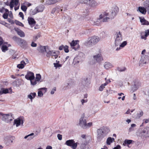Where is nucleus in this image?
Returning <instances> with one entry per match:
<instances>
[{"mask_svg": "<svg viewBox=\"0 0 149 149\" xmlns=\"http://www.w3.org/2000/svg\"><path fill=\"white\" fill-rule=\"evenodd\" d=\"M64 51L66 53H68L69 51L68 49V46L67 45H65L64 46Z\"/></svg>", "mask_w": 149, "mask_h": 149, "instance_id": "47", "label": "nucleus"}, {"mask_svg": "<svg viewBox=\"0 0 149 149\" xmlns=\"http://www.w3.org/2000/svg\"><path fill=\"white\" fill-rule=\"evenodd\" d=\"M93 58L96 62H99L102 60L101 54L100 52L95 53L93 55Z\"/></svg>", "mask_w": 149, "mask_h": 149, "instance_id": "12", "label": "nucleus"}, {"mask_svg": "<svg viewBox=\"0 0 149 149\" xmlns=\"http://www.w3.org/2000/svg\"><path fill=\"white\" fill-rule=\"evenodd\" d=\"M143 114V112L142 111H141L139 112V113H137L135 117V118L136 119L139 118L140 117L142 116Z\"/></svg>", "mask_w": 149, "mask_h": 149, "instance_id": "33", "label": "nucleus"}, {"mask_svg": "<svg viewBox=\"0 0 149 149\" xmlns=\"http://www.w3.org/2000/svg\"><path fill=\"white\" fill-rule=\"evenodd\" d=\"M36 95L35 93H31L29 95H28V97L31 100V102L32 101V99L34 98Z\"/></svg>", "mask_w": 149, "mask_h": 149, "instance_id": "27", "label": "nucleus"}, {"mask_svg": "<svg viewBox=\"0 0 149 149\" xmlns=\"http://www.w3.org/2000/svg\"><path fill=\"white\" fill-rule=\"evenodd\" d=\"M48 48V47L47 46L45 47V46H40V52H43L45 51L46 52V51L47 50Z\"/></svg>", "mask_w": 149, "mask_h": 149, "instance_id": "32", "label": "nucleus"}, {"mask_svg": "<svg viewBox=\"0 0 149 149\" xmlns=\"http://www.w3.org/2000/svg\"><path fill=\"white\" fill-rule=\"evenodd\" d=\"M125 70V68H120L119 67H118L117 68V70L120 72H122L124 71Z\"/></svg>", "mask_w": 149, "mask_h": 149, "instance_id": "48", "label": "nucleus"}, {"mask_svg": "<svg viewBox=\"0 0 149 149\" xmlns=\"http://www.w3.org/2000/svg\"><path fill=\"white\" fill-rule=\"evenodd\" d=\"M57 137L58 138V139L60 140H61L62 139V135L60 134H58L57 135Z\"/></svg>", "mask_w": 149, "mask_h": 149, "instance_id": "62", "label": "nucleus"}, {"mask_svg": "<svg viewBox=\"0 0 149 149\" xmlns=\"http://www.w3.org/2000/svg\"><path fill=\"white\" fill-rule=\"evenodd\" d=\"M144 33L143 32H142L141 33V38L142 39H144L146 40L147 36H146L145 34L144 35Z\"/></svg>", "mask_w": 149, "mask_h": 149, "instance_id": "43", "label": "nucleus"}, {"mask_svg": "<svg viewBox=\"0 0 149 149\" xmlns=\"http://www.w3.org/2000/svg\"><path fill=\"white\" fill-rule=\"evenodd\" d=\"M137 135L141 137L149 136V127H146L143 129H139L137 133Z\"/></svg>", "mask_w": 149, "mask_h": 149, "instance_id": "6", "label": "nucleus"}, {"mask_svg": "<svg viewBox=\"0 0 149 149\" xmlns=\"http://www.w3.org/2000/svg\"><path fill=\"white\" fill-rule=\"evenodd\" d=\"M144 7L147 10L148 13L149 14V1L146 0L143 3Z\"/></svg>", "mask_w": 149, "mask_h": 149, "instance_id": "21", "label": "nucleus"}, {"mask_svg": "<svg viewBox=\"0 0 149 149\" xmlns=\"http://www.w3.org/2000/svg\"><path fill=\"white\" fill-rule=\"evenodd\" d=\"M87 2L88 3H89L91 5L93 3H94V0H87Z\"/></svg>", "mask_w": 149, "mask_h": 149, "instance_id": "58", "label": "nucleus"}, {"mask_svg": "<svg viewBox=\"0 0 149 149\" xmlns=\"http://www.w3.org/2000/svg\"><path fill=\"white\" fill-rule=\"evenodd\" d=\"M24 120V118L23 117H20L14 120L13 125H16V127H18L20 125L21 126H23Z\"/></svg>", "mask_w": 149, "mask_h": 149, "instance_id": "11", "label": "nucleus"}, {"mask_svg": "<svg viewBox=\"0 0 149 149\" xmlns=\"http://www.w3.org/2000/svg\"><path fill=\"white\" fill-rule=\"evenodd\" d=\"M121 147L119 145H118L116 147L114 148L113 149H120Z\"/></svg>", "mask_w": 149, "mask_h": 149, "instance_id": "64", "label": "nucleus"}, {"mask_svg": "<svg viewBox=\"0 0 149 149\" xmlns=\"http://www.w3.org/2000/svg\"><path fill=\"white\" fill-rule=\"evenodd\" d=\"M79 57L78 56L77 57L74 58V59L73 61V64H74V65H75L76 64H77L79 62H81V60H79Z\"/></svg>", "mask_w": 149, "mask_h": 149, "instance_id": "31", "label": "nucleus"}, {"mask_svg": "<svg viewBox=\"0 0 149 149\" xmlns=\"http://www.w3.org/2000/svg\"><path fill=\"white\" fill-rule=\"evenodd\" d=\"M80 149H89L88 146L85 144H82L80 146Z\"/></svg>", "mask_w": 149, "mask_h": 149, "instance_id": "36", "label": "nucleus"}, {"mask_svg": "<svg viewBox=\"0 0 149 149\" xmlns=\"http://www.w3.org/2000/svg\"><path fill=\"white\" fill-rule=\"evenodd\" d=\"M14 0H11L9 4V6L11 8V9H12L14 7Z\"/></svg>", "mask_w": 149, "mask_h": 149, "instance_id": "44", "label": "nucleus"}, {"mask_svg": "<svg viewBox=\"0 0 149 149\" xmlns=\"http://www.w3.org/2000/svg\"><path fill=\"white\" fill-rule=\"evenodd\" d=\"M3 17L5 19H7L8 18V15L7 13H5L3 15Z\"/></svg>", "mask_w": 149, "mask_h": 149, "instance_id": "56", "label": "nucleus"}, {"mask_svg": "<svg viewBox=\"0 0 149 149\" xmlns=\"http://www.w3.org/2000/svg\"><path fill=\"white\" fill-rule=\"evenodd\" d=\"M43 93L41 91H39L38 92V96L39 97H41L43 96Z\"/></svg>", "mask_w": 149, "mask_h": 149, "instance_id": "51", "label": "nucleus"}, {"mask_svg": "<svg viewBox=\"0 0 149 149\" xmlns=\"http://www.w3.org/2000/svg\"><path fill=\"white\" fill-rule=\"evenodd\" d=\"M65 144L68 146L71 147L72 149H75L77 146V143H75L73 139L67 140L65 142Z\"/></svg>", "mask_w": 149, "mask_h": 149, "instance_id": "10", "label": "nucleus"}, {"mask_svg": "<svg viewBox=\"0 0 149 149\" xmlns=\"http://www.w3.org/2000/svg\"><path fill=\"white\" fill-rule=\"evenodd\" d=\"M15 22L16 24L17 25H19V26H24L23 24L22 23L19 22L18 21H17V20H15Z\"/></svg>", "mask_w": 149, "mask_h": 149, "instance_id": "41", "label": "nucleus"}, {"mask_svg": "<svg viewBox=\"0 0 149 149\" xmlns=\"http://www.w3.org/2000/svg\"><path fill=\"white\" fill-rule=\"evenodd\" d=\"M105 80L106 81L105 83V84H106V85H107V84H108L109 83H110L111 82V81H110V80L109 79H107V78H105Z\"/></svg>", "mask_w": 149, "mask_h": 149, "instance_id": "60", "label": "nucleus"}, {"mask_svg": "<svg viewBox=\"0 0 149 149\" xmlns=\"http://www.w3.org/2000/svg\"><path fill=\"white\" fill-rule=\"evenodd\" d=\"M13 39L23 49H26L28 48V44L27 42L25 40L18 38L15 36L13 37Z\"/></svg>", "mask_w": 149, "mask_h": 149, "instance_id": "4", "label": "nucleus"}, {"mask_svg": "<svg viewBox=\"0 0 149 149\" xmlns=\"http://www.w3.org/2000/svg\"><path fill=\"white\" fill-rule=\"evenodd\" d=\"M149 62V56L147 55H142L139 62V65L142 66L146 64Z\"/></svg>", "mask_w": 149, "mask_h": 149, "instance_id": "7", "label": "nucleus"}, {"mask_svg": "<svg viewBox=\"0 0 149 149\" xmlns=\"http://www.w3.org/2000/svg\"><path fill=\"white\" fill-rule=\"evenodd\" d=\"M64 86L63 88L64 90L70 88L74 86L73 82L70 81L69 83H66L64 84Z\"/></svg>", "mask_w": 149, "mask_h": 149, "instance_id": "15", "label": "nucleus"}, {"mask_svg": "<svg viewBox=\"0 0 149 149\" xmlns=\"http://www.w3.org/2000/svg\"><path fill=\"white\" fill-rule=\"evenodd\" d=\"M140 86V83L138 81H136L134 83V85L132 87L133 91H136Z\"/></svg>", "mask_w": 149, "mask_h": 149, "instance_id": "16", "label": "nucleus"}, {"mask_svg": "<svg viewBox=\"0 0 149 149\" xmlns=\"http://www.w3.org/2000/svg\"><path fill=\"white\" fill-rule=\"evenodd\" d=\"M122 40V35L119 31L116 33V37L115 41V44L116 46L120 45Z\"/></svg>", "mask_w": 149, "mask_h": 149, "instance_id": "9", "label": "nucleus"}, {"mask_svg": "<svg viewBox=\"0 0 149 149\" xmlns=\"http://www.w3.org/2000/svg\"><path fill=\"white\" fill-rule=\"evenodd\" d=\"M26 63L24 61H22L20 63L17 65V67L19 69L23 68L26 65Z\"/></svg>", "mask_w": 149, "mask_h": 149, "instance_id": "24", "label": "nucleus"}, {"mask_svg": "<svg viewBox=\"0 0 149 149\" xmlns=\"http://www.w3.org/2000/svg\"><path fill=\"white\" fill-rule=\"evenodd\" d=\"M140 21L143 25H149V22L147 21L144 18L139 17Z\"/></svg>", "mask_w": 149, "mask_h": 149, "instance_id": "17", "label": "nucleus"}, {"mask_svg": "<svg viewBox=\"0 0 149 149\" xmlns=\"http://www.w3.org/2000/svg\"><path fill=\"white\" fill-rule=\"evenodd\" d=\"M8 93V90L7 89H4L2 88V94L3 93Z\"/></svg>", "mask_w": 149, "mask_h": 149, "instance_id": "49", "label": "nucleus"}, {"mask_svg": "<svg viewBox=\"0 0 149 149\" xmlns=\"http://www.w3.org/2000/svg\"><path fill=\"white\" fill-rule=\"evenodd\" d=\"M31 82V84L32 85H36L37 83V81L36 80H30Z\"/></svg>", "mask_w": 149, "mask_h": 149, "instance_id": "45", "label": "nucleus"}, {"mask_svg": "<svg viewBox=\"0 0 149 149\" xmlns=\"http://www.w3.org/2000/svg\"><path fill=\"white\" fill-rule=\"evenodd\" d=\"M21 9L23 11L25 12L27 8L26 6L24 5H21Z\"/></svg>", "mask_w": 149, "mask_h": 149, "instance_id": "42", "label": "nucleus"}, {"mask_svg": "<svg viewBox=\"0 0 149 149\" xmlns=\"http://www.w3.org/2000/svg\"><path fill=\"white\" fill-rule=\"evenodd\" d=\"M114 141V139L113 138H111L110 137H108L106 141V143L108 145H110L111 143Z\"/></svg>", "mask_w": 149, "mask_h": 149, "instance_id": "30", "label": "nucleus"}, {"mask_svg": "<svg viewBox=\"0 0 149 149\" xmlns=\"http://www.w3.org/2000/svg\"><path fill=\"white\" fill-rule=\"evenodd\" d=\"M28 21L30 25H35L36 23V22L34 19L31 17H29L28 19Z\"/></svg>", "mask_w": 149, "mask_h": 149, "instance_id": "22", "label": "nucleus"}, {"mask_svg": "<svg viewBox=\"0 0 149 149\" xmlns=\"http://www.w3.org/2000/svg\"><path fill=\"white\" fill-rule=\"evenodd\" d=\"M138 10L140 13L143 14H145L146 12V9L144 7H139Z\"/></svg>", "mask_w": 149, "mask_h": 149, "instance_id": "26", "label": "nucleus"}, {"mask_svg": "<svg viewBox=\"0 0 149 149\" xmlns=\"http://www.w3.org/2000/svg\"><path fill=\"white\" fill-rule=\"evenodd\" d=\"M0 114L2 115L3 116L2 120L6 123H8L12 120L13 118V117L11 113L8 114H2L0 113Z\"/></svg>", "mask_w": 149, "mask_h": 149, "instance_id": "8", "label": "nucleus"}, {"mask_svg": "<svg viewBox=\"0 0 149 149\" xmlns=\"http://www.w3.org/2000/svg\"><path fill=\"white\" fill-rule=\"evenodd\" d=\"M102 14L100 16V18L95 20V21L92 20L91 21V23L94 25L98 26L102 22H103L102 21L103 19H104V18H105L106 17H104L103 16H102V17H101Z\"/></svg>", "mask_w": 149, "mask_h": 149, "instance_id": "13", "label": "nucleus"}, {"mask_svg": "<svg viewBox=\"0 0 149 149\" xmlns=\"http://www.w3.org/2000/svg\"><path fill=\"white\" fill-rule=\"evenodd\" d=\"M106 84L105 83L102 84L99 87V90L100 91H102L103 90V89L105 88L106 86Z\"/></svg>", "mask_w": 149, "mask_h": 149, "instance_id": "38", "label": "nucleus"}, {"mask_svg": "<svg viewBox=\"0 0 149 149\" xmlns=\"http://www.w3.org/2000/svg\"><path fill=\"white\" fill-rule=\"evenodd\" d=\"M132 141H133L131 140L126 139L125 140L124 143L126 144H127L129 145L132 143Z\"/></svg>", "mask_w": 149, "mask_h": 149, "instance_id": "39", "label": "nucleus"}, {"mask_svg": "<svg viewBox=\"0 0 149 149\" xmlns=\"http://www.w3.org/2000/svg\"><path fill=\"white\" fill-rule=\"evenodd\" d=\"M145 33L146 36H148L149 35V29L146 30Z\"/></svg>", "mask_w": 149, "mask_h": 149, "instance_id": "61", "label": "nucleus"}, {"mask_svg": "<svg viewBox=\"0 0 149 149\" xmlns=\"http://www.w3.org/2000/svg\"><path fill=\"white\" fill-rule=\"evenodd\" d=\"M19 16L22 18V19H24V15L23 13L22 12H19Z\"/></svg>", "mask_w": 149, "mask_h": 149, "instance_id": "59", "label": "nucleus"}, {"mask_svg": "<svg viewBox=\"0 0 149 149\" xmlns=\"http://www.w3.org/2000/svg\"><path fill=\"white\" fill-rule=\"evenodd\" d=\"M56 87H54L52 90L51 91V94L52 95H53V94H54V92H55L56 91Z\"/></svg>", "mask_w": 149, "mask_h": 149, "instance_id": "53", "label": "nucleus"}, {"mask_svg": "<svg viewBox=\"0 0 149 149\" xmlns=\"http://www.w3.org/2000/svg\"><path fill=\"white\" fill-rule=\"evenodd\" d=\"M38 13L37 11V10H36V8L34 10H30V11L29 12L30 14L31 15H34L36 14L37 13Z\"/></svg>", "mask_w": 149, "mask_h": 149, "instance_id": "34", "label": "nucleus"}, {"mask_svg": "<svg viewBox=\"0 0 149 149\" xmlns=\"http://www.w3.org/2000/svg\"><path fill=\"white\" fill-rule=\"evenodd\" d=\"M15 30L21 37H24L25 36L24 33L21 30L18 29H15Z\"/></svg>", "mask_w": 149, "mask_h": 149, "instance_id": "20", "label": "nucleus"}, {"mask_svg": "<svg viewBox=\"0 0 149 149\" xmlns=\"http://www.w3.org/2000/svg\"><path fill=\"white\" fill-rule=\"evenodd\" d=\"M87 100H84V99H82L81 101V104L82 105H83L84 103H86L87 102Z\"/></svg>", "mask_w": 149, "mask_h": 149, "instance_id": "54", "label": "nucleus"}, {"mask_svg": "<svg viewBox=\"0 0 149 149\" xmlns=\"http://www.w3.org/2000/svg\"><path fill=\"white\" fill-rule=\"evenodd\" d=\"M46 3L48 5H51V4H54L52 0H46Z\"/></svg>", "mask_w": 149, "mask_h": 149, "instance_id": "46", "label": "nucleus"}, {"mask_svg": "<svg viewBox=\"0 0 149 149\" xmlns=\"http://www.w3.org/2000/svg\"><path fill=\"white\" fill-rule=\"evenodd\" d=\"M100 40V38L97 36H93L89 37L88 40L86 42L87 45L91 46L97 44Z\"/></svg>", "mask_w": 149, "mask_h": 149, "instance_id": "5", "label": "nucleus"}, {"mask_svg": "<svg viewBox=\"0 0 149 149\" xmlns=\"http://www.w3.org/2000/svg\"><path fill=\"white\" fill-rule=\"evenodd\" d=\"M25 78L28 80H33L35 78L34 73L31 72H28L25 76Z\"/></svg>", "mask_w": 149, "mask_h": 149, "instance_id": "14", "label": "nucleus"}, {"mask_svg": "<svg viewBox=\"0 0 149 149\" xmlns=\"http://www.w3.org/2000/svg\"><path fill=\"white\" fill-rule=\"evenodd\" d=\"M34 134L33 133H31L27 135L26 136L24 137V139H27V140H30L34 138Z\"/></svg>", "mask_w": 149, "mask_h": 149, "instance_id": "23", "label": "nucleus"}, {"mask_svg": "<svg viewBox=\"0 0 149 149\" xmlns=\"http://www.w3.org/2000/svg\"><path fill=\"white\" fill-rule=\"evenodd\" d=\"M119 11V8L116 6H113L111 8L109 13L105 12L102 14L101 17L103 16L106 17L103 19V22H107L111 19L113 18Z\"/></svg>", "mask_w": 149, "mask_h": 149, "instance_id": "1", "label": "nucleus"}, {"mask_svg": "<svg viewBox=\"0 0 149 149\" xmlns=\"http://www.w3.org/2000/svg\"><path fill=\"white\" fill-rule=\"evenodd\" d=\"M51 56H52V57L53 58H56L58 57V56L57 55L56 52H55V54H52Z\"/></svg>", "mask_w": 149, "mask_h": 149, "instance_id": "55", "label": "nucleus"}, {"mask_svg": "<svg viewBox=\"0 0 149 149\" xmlns=\"http://www.w3.org/2000/svg\"><path fill=\"white\" fill-rule=\"evenodd\" d=\"M104 67L106 69H108L112 68L113 67V65L109 62H106L104 64Z\"/></svg>", "mask_w": 149, "mask_h": 149, "instance_id": "18", "label": "nucleus"}, {"mask_svg": "<svg viewBox=\"0 0 149 149\" xmlns=\"http://www.w3.org/2000/svg\"><path fill=\"white\" fill-rule=\"evenodd\" d=\"M40 37V35L39 34H38L35 36V38H34V40L36 41L38 38Z\"/></svg>", "mask_w": 149, "mask_h": 149, "instance_id": "63", "label": "nucleus"}, {"mask_svg": "<svg viewBox=\"0 0 149 149\" xmlns=\"http://www.w3.org/2000/svg\"><path fill=\"white\" fill-rule=\"evenodd\" d=\"M38 13L40 12H42L43 11L44 6L43 5L39 6H37L36 8Z\"/></svg>", "mask_w": 149, "mask_h": 149, "instance_id": "29", "label": "nucleus"}, {"mask_svg": "<svg viewBox=\"0 0 149 149\" xmlns=\"http://www.w3.org/2000/svg\"><path fill=\"white\" fill-rule=\"evenodd\" d=\"M46 52L47 53L46 56L47 57H49L50 56H52V54H55V51L49 50L48 48L47 50H46Z\"/></svg>", "mask_w": 149, "mask_h": 149, "instance_id": "25", "label": "nucleus"}, {"mask_svg": "<svg viewBox=\"0 0 149 149\" xmlns=\"http://www.w3.org/2000/svg\"><path fill=\"white\" fill-rule=\"evenodd\" d=\"M86 119L87 118L84 113L81 114L79 119V124L84 129H88L92 125V123L91 122L87 123Z\"/></svg>", "mask_w": 149, "mask_h": 149, "instance_id": "2", "label": "nucleus"}, {"mask_svg": "<svg viewBox=\"0 0 149 149\" xmlns=\"http://www.w3.org/2000/svg\"><path fill=\"white\" fill-rule=\"evenodd\" d=\"M8 49V47L6 45H3L1 47V50L3 52H5Z\"/></svg>", "mask_w": 149, "mask_h": 149, "instance_id": "37", "label": "nucleus"}, {"mask_svg": "<svg viewBox=\"0 0 149 149\" xmlns=\"http://www.w3.org/2000/svg\"><path fill=\"white\" fill-rule=\"evenodd\" d=\"M41 78V76L40 74H36V79L37 81H39L40 80Z\"/></svg>", "mask_w": 149, "mask_h": 149, "instance_id": "40", "label": "nucleus"}, {"mask_svg": "<svg viewBox=\"0 0 149 149\" xmlns=\"http://www.w3.org/2000/svg\"><path fill=\"white\" fill-rule=\"evenodd\" d=\"M127 44L126 41H124L122 43L121 42L120 44L119 45V46L116 49V51H118L120 50L122 48L124 47Z\"/></svg>", "mask_w": 149, "mask_h": 149, "instance_id": "19", "label": "nucleus"}, {"mask_svg": "<svg viewBox=\"0 0 149 149\" xmlns=\"http://www.w3.org/2000/svg\"><path fill=\"white\" fill-rule=\"evenodd\" d=\"M109 131V129L105 127L97 130V141H101L107 135Z\"/></svg>", "mask_w": 149, "mask_h": 149, "instance_id": "3", "label": "nucleus"}, {"mask_svg": "<svg viewBox=\"0 0 149 149\" xmlns=\"http://www.w3.org/2000/svg\"><path fill=\"white\" fill-rule=\"evenodd\" d=\"M77 42L76 41L73 40L70 43V45L71 47L73 49L76 50V49L74 47L75 46L77 45Z\"/></svg>", "mask_w": 149, "mask_h": 149, "instance_id": "28", "label": "nucleus"}, {"mask_svg": "<svg viewBox=\"0 0 149 149\" xmlns=\"http://www.w3.org/2000/svg\"><path fill=\"white\" fill-rule=\"evenodd\" d=\"M31 46L32 47H35L37 46V44L36 43H34L33 42H31Z\"/></svg>", "mask_w": 149, "mask_h": 149, "instance_id": "57", "label": "nucleus"}, {"mask_svg": "<svg viewBox=\"0 0 149 149\" xmlns=\"http://www.w3.org/2000/svg\"><path fill=\"white\" fill-rule=\"evenodd\" d=\"M54 66L56 68L58 67H61V65L57 63H54Z\"/></svg>", "mask_w": 149, "mask_h": 149, "instance_id": "52", "label": "nucleus"}, {"mask_svg": "<svg viewBox=\"0 0 149 149\" xmlns=\"http://www.w3.org/2000/svg\"><path fill=\"white\" fill-rule=\"evenodd\" d=\"M14 137L13 136H11L8 139V141L7 142V143H8L9 144H11L13 143V140L14 139Z\"/></svg>", "mask_w": 149, "mask_h": 149, "instance_id": "35", "label": "nucleus"}, {"mask_svg": "<svg viewBox=\"0 0 149 149\" xmlns=\"http://www.w3.org/2000/svg\"><path fill=\"white\" fill-rule=\"evenodd\" d=\"M19 0H14V3L15 6H19Z\"/></svg>", "mask_w": 149, "mask_h": 149, "instance_id": "50", "label": "nucleus"}]
</instances>
